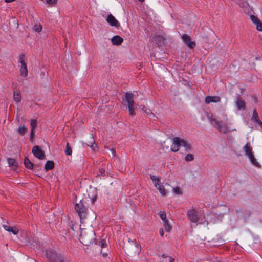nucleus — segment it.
I'll return each mask as SVG.
<instances>
[{"label":"nucleus","instance_id":"nucleus-1","mask_svg":"<svg viewBox=\"0 0 262 262\" xmlns=\"http://www.w3.org/2000/svg\"><path fill=\"white\" fill-rule=\"evenodd\" d=\"M74 209L80 218V222L83 223L88 215V209L84 205L83 201L80 200L78 203H76L74 205Z\"/></svg>","mask_w":262,"mask_h":262},{"label":"nucleus","instance_id":"nucleus-2","mask_svg":"<svg viewBox=\"0 0 262 262\" xmlns=\"http://www.w3.org/2000/svg\"><path fill=\"white\" fill-rule=\"evenodd\" d=\"M95 234L93 231L83 230L80 235V242L86 246L90 245L95 242Z\"/></svg>","mask_w":262,"mask_h":262},{"label":"nucleus","instance_id":"nucleus-3","mask_svg":"<svg viewBox=\"0 0 262 262\" xmlns=\"http://www.w3.org/2000/svg\"><path fill=\"white\" fill-rule=\"evenodd\" d=\"M46 255L50 262H63L65 259L61 254L55 250H47Z\"/></svg>","mask_w":262,"mask_h":262},{"label":"nucleus","instance_id":"nucleus-4","mask_svg":"<svg viewBox=\"0 0 262 262\" xmlns=\"http://www.w3.org/2000/svg\"><path fill=\"white\" fill-rule=\"evenodd\" d=\"M126 248L128 252H132L134 253L139 254L141 251V246L139 245L136 239H128V244L126 245Z\"/></svg>","mask_w":262,"mask_h":262},{"label":"nucleus","instance_id":"nucleus-5","mask_svg":"<svg viewBox=\"0 0 262 262\" xmlns=\"http://www.w3.org/2000/svg\"><path fill=\"white\" fill-rule=\"evenodd\" d=\"M184 140L180 137H174L173 138V143L171 146V150L174 152H177L180 148V146L183 145V142Z\"/></svg>","mask_w":262,"mask_h":262},{"label":"nucleus","instance_id":"nucleus-6","mask_svg":"<svg viewBox=\"0 0 262 262\" xmlns=\"http://www.w3.org/2000/svg\"><path fill=\"white\" fill-rule=\"evenodd\" d=\"M32 153L37 158L42 160L45 158V155L43 151L39 146L35 145L32 148Z\"/></svg>","mask_w":262,"mask_h":262},{"label":"nucleus","instance_id":"nucleus-7","mask_svg":"<svg viewBox=\"0 0 262 262\" xmlns=\"http://www.w3.org/2000/svg\"><path fill=\"white\" fill-rule=\"evenodd\" d=\"M212 121H214L215 124L217 126L218 130L223 133H226L228 132V126L226 124L223 122L222 121H219L215 118H213Z\"/></svg>","mask_w":262,"mask_h":262},{"label":"nucleus","instance_id":"nucleus-8","mask_svg":"<svg viewBox=\"0 0 262 262\" xmlns=\"http://www.w3.org/2000/svg\"><path fill=\"white\" fill-rule=\"evenodd\" d=\"M188 219L193 223H196L199 221L198 214L196 210L194 209L189 210L187 212Z\"/></svg>","mask_w":262,"mask_h":262},{"label":"nucleus","instance_id":"nucleus-9","mask_svg":"<svg viewBox=\"0 0 262 262\" xmlns=\"http://www.w3.org/2000/svg\"><path fill=\"white\" fill-rule=\"evenodd\" d=\"M106 21L111 26L118 28L120 26V23L115 18V17L112 14H110L107 15L106 18Z\"/></svg>","mask_w":262,"mask_h":262},{"label":"nucleus","instance_id":"nucleus-10","mask_svg":"<svg viewBox=\"0 0 262 262\" xmlns=\"http://www.w3.org/2000/svg\"><path fill=\"white\" fill-rule=\"evenodd\" d=\"M183 41L191 49H193L195 46V43L191 41L190 37L187 34H183L182 36Z\"/></svg>","mask_w":262,"mask_h":262},{"label":"nucleus","instance_id":"nucleus-11","mask_svg":"<svg viewBox=\"0 0 262 262\" xmlns=\"http://www.w3.org/2000/svg\"><path fill=\"white\" fill-rule=\"evenodd\" d=\"M235 105L238 110L244 111L246 108V102L239 96H237L235 101Z\"/></svg>","mask_w":262,"mask_h":262},{"label":"nucleus","instance_id":"nucleus-12","mask_svg":"<svg viewBox=\"0 0 262 262\" xmlns=\"http://www.w3.org/2000/svg\"><path fill=\"white\" fill-rule=\"evenodd\" d=\"M221 98L218 96H207L205 98V103L208 104L211 102L217 103L221 101Z\"/></svg>","mask_w":262,"mask_h":262},{"label":"nucleus","instance_id":"nucleus-13","mask_svg":"<svg viewBox=\"0 0 262 262\" xmlns=\"http://www.w3.org/2000/svg\"><path fill=\"white\" fill-rule=\"evenodd\" d=\"M125 101L128 106L134 105V95L132 93L127 92L125 95Z\"/></svg>","mask_w":262,"mask_h":262},{"label":"nucleus","instance_id":"nucleus-14","mask_svg":"<svg viewBox=\"0 0 262 262\" xmlns=\"http://www.w3.org/2000/svg\"><path fill=\"white\" fill-rule=\"evenodd\" d=\"M225 241L220 236H216L212 240V246L219 247L224 244Z\"/></svg>","mask_w":262,"mask_h":262},{"label":"nucleus","instance_id":"nucleus-15","mask_svg":"<svg viewBox=\"0 0 262 262\" xmlns=\"http://www.w3.org/2000/svg\"><path fill=\"white\" fill-rule=\"evenodd\" d=\"M123 41V39L118 35H115L111 39V42L113 45H120Z\"/></svg>","mask_w":262,"mask_h":262},{"label":"nucleus","instance_id":"nucleus-16","mask_svg":"<svg viewBox=\"0 0 262 262\" xmlns=\"http://www.w3.org/2000/svg\"><path fill=\"white\" fill-rule=\"evenodd\" d=\"M3 227L6 231L11 232L14 235H16L18 233L19 230L16 227L9 226L5 225H3Z\"/></svg>","mask_w":262,"mask_h":262},{"label":"nucleus","instance_id":"nucleus-17","mask_svg":"<svg viewBox=\"0 0 262 262\" xmlns=\"http://www.w3.org/2000/svg\"><path fill=\"white\" fill-rule=\"evenodd\" d=\"M24 163L25 167L29 169H32L34 166H35V167L37 166L36 165H34L33 163L30 160V159L26 157L25 158Z\"/></svg>","mask_w":262,"mask_h":262},{"label":"nucleus","instance_id":"nucleus-18","mask_svg":"<svg viewBox=\"0 0 262 262\" xmlns=\"http://www.w3.org/2000/svg\"><path fill=\"white\" fill-rule=\"evenodd\" d=\"M21 68L20 69V74L21 76L26 77L28 76V71L26 63L21 64Z\"/></svg>","mask_w":262,"mask_h":262},{"label":"nucleus","instance_id":"nucleus-19","mask_svg":"<svg viewBox=\"0 0 262 262\" xmlns=\"http://www.w3.org/2000/svg\"><path fill=\"white\" fill-rule=\"evenodd\" d=\"M13 99L16 103L20 102L21 99V96L20 94V91L19 90H16L14 91Z\"/></svg>","mask_w":262,"mask_h":262},{"label":"nucleus","instance_id":"nucleus-20","mask_svg":"<svg viewBox=\"0 0 262 262\" xmlns=\"http://www.w3.org/2000/svg\"><path fill=\"white\" fill-rule=\"evenodd\" d=\"M245 155L247 156L252 154V148L250 145L249 143H247L243 147Z\"/></svg>","mask_w":262,"mask_h":262},{"label":"nucleus","instance_id":"nucleus-21","mask_svg":"<svg viewBox=\"0 0 262 262\" xmlns=\"http://www.w3.org/2000/svg\"><path fill=\"white\" fill-rule=\"evenodd\" d=\"M54 167V163L53 161L48 160L46 162L45 169L46 171L52 170Z\"/></svg>","mask_w":262,"mask_h":262},{"label":"nucleus","instance_id":"nucleus-22","mask_svg":"<svg viewBox=\"0 0 262 262\" xmlns=\"http://www.w3.org/2000/svg\"><path fill=\"white\" fill-rule=\"evenodd\" d=\"M248 158H249L250 160V162L254 166L257 167H260V165L259 164V163L257 161L256 159H255V158L254 157V155L252 154L249 156H248Z\"/></svg>","mask_w":262,"mask_h":262},{"label":"nucleus","instance_id":"nucleus-23","mask_svg":"<svg viewBox=\"0 0 262 262\" xmlns=\"http://www.w3.org/2000/svg\"><path fill=\"white\" fill-rule=\"evenodd\" d=\"M7 161L10 166L13 167L14 169L17 168L18 163L15 159L10 158L8 159Z\"/></svg>","mask_w":262,"mask_h":262},{"label":"nucleus","instance_id":"nucleus-24","mask_svg":"<svg viewBox=\"0 0 262 262\" xmlns=\"http://www.w3.org/2000/svg\"><path fill=\"white\" fill-rule=\"evenodd\" d=\"M87 145L90 146L93 150H95V149L97 147L93 136L91 137V140L87 143Z\"/></svg>","mask_w":262,"mask_h":262},{"label":"nucleus","instance_id":"nucleus-25","mask_svg":"<svg viewBox=\"0 0 262 262\" xmlns=\"http://www.w3.org/2000/svg\"><path fill=\"white\" fill-rule=\"evenodd\" d=\"M151 180L153 181L154 185L156 187H157L158 185H159V183L160 182V179L154 175H150V176Z\"/></svg>","mask_w":262,"mask_h":262},{"label":"nucleus","instance_id":"nucleus-26","mask_svg":"<svg viewBox=\"0 0 262 262\" xmlns=\"http://www.w3.org/2000/svg\"><path fill=\"white\" fill-rule=\"evenodd\" d=\"M258 119H259V116H258V113L257 112L256 110L254 109L253 111L252 116L251 118V120L252 122H254L255 121H256V120H257Z\"/></svg>","mask_w":262,"mask_h":262},{"label":"nucleus","instance_id":"nucleus-27","mask_svg":"<svg viewBox=\"0 0 262 262\" xmlns=\"http://www.w3.org/2000/svg\"><path fill=\"white\" fill-rule=\"evenodd\" d=\"M27 128L24 125L20 126L18 128V132L21 135H24L27 132Z\"/></svg>","mask_w":262,"mask_h":262},{"label":"nucleus","instance_id":"nucleus-28","mask_svg":"<svg viewBox=\"0 0 262 262\" xmlns=\"http://www.w3.org/2000/svg\"><path fill=\"white\" fill-rule=\"evenodd\" d=\"M183 146L185 148L186 152H189L191 149V145L185 140L183 142Z\"/></svg>","mask_w":262,"mask_h":262},{"label":"nucleus","instance_id":"nucleus-29","mask_svg":"<svg viewBox=\"0 0 262 262\" xmlns=\"http://www.w3.org/2000/svg\"><path fill=\"white\" fill-rule=\"evenodd\" d=\"M163 225L166 231L170 232L171 230V226L169 224L168 220L163 222Z\"/></svg>","mask_w":262,"mask_h":262},{"label":"nucleus","instance_id":"nucleus-30","mask_svg":"<svg viewBox=\"0 0 262 262\" xmlns=\"http://www.w3.org/2000/svg\"><path fill=\"white\" fill-rule=\"evenodd\" d=\"M31 130H35L37 125V121L36 119H31L30 122Z\"/></svg>","mask_w":262,"mask_h":262},{"label":"nucleus","instance_id":"nucleus-31","mask_svg":"<svg viewBox=\"0 0 262 262\" xmlns=\"http://www.w3.org/2000/svg\"><path fill=\"white\" fill-rule=\"evenodd\" d=\"M65 152L66 154L68 156L71 155L72 153V148L70 147V144L68 142H67L66 144Z\"/></svg>","mask_w":262,"mask_h":262},{"label":"nucleus","instance_id":"nucleus-32","mask_svg":"<svg viewBox=\"0 0 262 262\" xmlns=\"http://www.w3.org/2000/svg\"><path fill=\"white\" fill-rule=\"evenodd\" d=\"M156 188L159 190L162 195H164L165 194L164 187L160 184V182L159 183V185H158Z\"/></svg>","mask_w":262,"mask_h":262},{"label":"nucleus","instance_id":"nucleus-33","mask_svg":"<svg viewBox=\"0 0 262 262\" xmlns=\"http://www.w3.org/2000/svg\"><path fill=\"white\" fill-rule=\"evenodd\" d=\"M160 217L162 219V220L164 222L165 221L168 220L166 219V214L164 211H160L158 213Z\"/></svg>","mask_w":262,"mask_h":262},{"label":"nucleus","instance_id":"nucleus-34","mask_svg":"<svg viewBox=\"0 0 262 262\" xmlns=\"http://www.w3.org/2000/svg\"><path fill=\"white\" fill-rule=\"evenodd\" d=\"M194 159V156L191 154H188L185 157V161L187 162L191 161Z\"/></svg>","mask_w":262,"mask_h":262},{"label":"nucleus","instance_id":"nucleus-35","mask_svg":"<svg viewBox=\"0 0 262 262\" xmlns=\"http://www.w3.org/2000/svg\"><path fill=\"white\" fill-rule=\"evenodd\" d=\"M250 18H251V21L255 24L256 25L257 23H258L260 20L256 16L254 15H252L250 16Z\"/></svg>","mask_w":262,"mask_h":262},{"label":"nucleus","instance_id":"nucleus-36","mask_svg":"<svg viewBox=\"0 0 262 262\" xmlns=\"http://www.w3.org/2000/svg\"><path fill=\"white\" fill-rule=\"evenodd\" d=\"M106 176L105 174V170L103 168H100L99 169L98 173L97 176Z\"/></svg>","mask_w":262,"mask_h":262},{"label":"nucleus","instance_id":"nucleus-37","mask_svg":"<svg viewBox=\"0 0 262 262\" xmlns=\"http://www.w3.org/2000/svg\"><path fill=\"white\" fill-rule=\"evenodd\" d=\"M142 110L148 115H152L153 116H155L154 114L151 111V110H148L145 106H143Z\"/></svg>","mask_w":262,"mask_h":262},{"label":"nucleus","instance_id":"nucleus-38","mask_svg":"<svg viewBox=\"0 0 262 262\" xmlns=\"http://www.w3.org/2000/svg\"><path fill=\"white\" fill-rule=\"evenodd\" d=\"M236 3L241 7H243L246 4V0H235Z\"/></svg>","mask_w":262,"mask_h":262},{"label":"nucleus","instance_id":"nucleus-39","mask_svg":"<svg viewBox=\"0 0 262 262\" xmlns=\"http://www.w3.org/2000/svg\"><path fill=\"white\" fill-rule=\"evenodd\" d=\"M134 105L128 106L129 113V115L131 116H134L135 114V109H134Z\"/></svg>","mask_w":262,"mask_h":262},{"label":"nucleus","instance_id":"nucleus-40","mask_svg":"<svg viewBox=\"0 0 262 262\" xmlns=\"http://www.w3.org/2000/svg\"><path fill=\"white\" fill-rule=\"evenodd\" d=\"M34 28V30L37 32H40L42 30V26L40 24L39 25H38V24L35 25Z\"/></svg>","mask_w":262,"mask_h":262},{"label":"nucleus","instance_id":"nucleus-41","mask_svg":"<svg viewBox=\"0 0 262 262\" xmlns=\"http://www.w3.org/2000/svg\"><path fill=\"white\" fill-rule=\"evenodd\" d=\"M25 54L24 53H21L19 56V62L21 63H25V62L24 61Z\"/></svg>","mask_w":262,"mask_h":262},{"label":"nucleus","instance_id":"nucleus-42","mask_svg":"<svg viewBox=\"0 0 262 262\" xmlns=\"http://www.w3.org/2000/svg\"><path fill=\"white\" fill-rule=\"evenodd\" d=\"M256 29L259 31H262V22L260 20L256 25Z\"/></svg>","mask_w":262,"mask_h":262},{"label":"nucleus","instance_id":"nucleus-43","mask_svg":"<svg viewBox=\"0 0 262 262\" xmlns=\"http://www.w3.org/2000/svg\"><path fill=\"white\" fill-rule=\"evenodd\" d=\"M173 192L177 194H181L182 191L180 188L176 187L173 189Z\"/></svg>","mask_w":262,"mask_h":262},{"label":"nucleus","instance_id":"nucleus-44","mask_svg":"<svg viewBox=\"0 0 262 262\" xmlns=\"http://www.w3.org/2000/svg\"><path fill=\"white\" fill-rule=\"evenodd\" d=\"M35 130H31V133L30 136V140L32 141L35 136Z\"/></svg>","mask_w":262,"mask_h":262},{"label":"nucleus","instance_id":"nucleus-45","mask_svg":"<svg viewBox=\"0 0 262 262\" xmlns=\"http://www.w3.org/2000/svg\"><path fill=\"white\" fill-rule=\"evenodd\" d=\"M57 2V0H46L47 3L49 5L56 4Z\"/></svg>","mask_w":262,"mask_h":262},{"label":"nucleus","instance_id":"nucleus-46","mask_svg":"<svg viewBox=\"0 0 262 262\" xmlns=\"http://www.w3.org/2000/svg\"><path fill=\"white\" fill-rule=\"evenodd\" d=\"M100 243H101V246L102 248L105 247L107 245V244H106L105 241H104V240H101L100 241Z\"/></svg>","mask_w":262,"mask_h":262},{"label":"nucleus","instance_id":"nucleus-47","mask_svg":"<svg viewBox=\"0 0 262 262\" xmlns=\"http://www.w3.org/2000/svg\"><path fill=\"white\" fill-rule=\"evenodd\" d=\"M254 122L257 123L260 126H262V122L260 119L256 120V121H255Z\"/></svg>","mask_w":262,"mask_h":262},{"label":"nucleus","instance_id":"nucleus-48","mask_svg":"<svg viewBox=\"0 0 262 262\" xmlns=\"http://www.w3.org/2000/svg\"><path fill=\"white\" fill-rule=\"evenodd\" d=\"M159 233L161 236H163L164 233L163 229L162 228L160 229Z\"/></svg>","mask_w":262,"mask_h":262},{"label":"nucleus","instance_id":"nucleus-49","mask_svg":"<svg viewBox=\"0 0 262 262\" xmlns=\"http://www.w3.org/2000/svg\"><path fill=\"white\" fill-rule=\"evenodd\" d=\"M168 258L169 262H174V259L173 258H172V257L168 256Z\"/></svg>","mask_w":262,"mask_h":262},{"label":"nucleus","instance_id":"nucleus-50","mask_svg":"<svg viewBox=\"0 0 262 262\" xmlns=\"http://www.w3.org/2000/svg\"><path fill=\"white\" fill-rule=\"evenodd\" d=\"M96 199H97V197L96 196L92 198V203H94L95 202V201L96 200Z\"/></svg>","mask_w":262,"mask_h":262},{"label":"nucleus","instance_id":"nucleus-51","mask_svg":"<svg viewBox=\"0 0 262 262\" xmlns=\"http://www.w3.org/2000/svg\"><path fill=\"white\" fill-rule=\"evenodd\" d=\"M162 256L163 257H164V258L168 257V256L166 255V254H162Z\"/></svg>","mask_w":262,"mask_h":262},{"label":"nucleus","instance_id":"nucleus-52","mask_svg":"<svg viewBox=\"0 0 262 262\" xmlns=\"http://www.w3.org/2000/svg\"><path fill=\"white\" fill-rule=\"evenodd\" d=\"M253 99H254V101L255 102V103H257V98L255 97H253Z\"/></svg>","mask_w":262,"mask_h":262},{"label":"nucleus","instance_id":"nucleus-53","mask_svg":"<svg viewBox=\"0 0 262 262\" xmlns=\"http://www.w3.org/2000/svg\"><path fill=\"white\" fill-rule=\"evenodd\" d=\"M63 262H71V261H68V260H66V259H64V260H63Z\"/></svg>","mask_w":262,"mask_h":262},{"label":"nucleus","instance_id":"nucleus-54","mask_svg":"<svg viewBox=\"0 0 262 262\" xmlns=\"http://www.w3.org/2000/svg\"><path fill=\"white\" fill-rule=\"evenodd\" d=\"M139 1L140 2H144L145 0H139Z\"/></svg>","mask_w":262,"mask_h":262},{"label":"nucleus","instance_id":"nucleus-55","mask_svg":"<svg viewBox=\"0 0 262 262\" xmlns=\"http://www.w3.org/2000/svg\"><path fill=\"white\" fill-rule=\"evenodd\" d=\"M157 37H160V36L158 35L157 36Z\"/></svg>","mask_w":262,"mask_h":262},{"label":"nucleus","instance_id":"nucleus-56","mask_svg":"<svg viewBox=\"0 0 262 262\" xmlns=\"http://www.w3.org/2000/svg\"><path fill=\"white\" fill-rule=\"evenodd\" d=\"M260 127H261V128H262V126H260Z\"/></svg>","mask_w":262,"mask_h":262}]
</instances>
